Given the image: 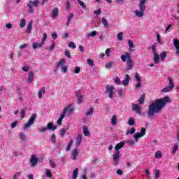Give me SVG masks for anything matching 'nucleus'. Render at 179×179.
I'll return each instance as SVG.
<instances>
[{"label": "nucleus", "instance_id": "obj_1", "mask_svg": "<svg viewBox=\"0 0 179 179\" xmlns=\"http://www.w3.org/2000/svg\"><path fill=\"white\" fill-rule=\"evenodd\" d=\"M167 103H170V97L169 96H164V98L157 99L151 103L148 106V110L147 112L148 117H149V118H153L156 113H160V111L163 110Z\"/></svg>", "mask_w": 179, "mask_h": 179}, {"label": "nucleus", "instance_id": "obj_2", "mask_svg": "<svg viewBox=\"0 0 179 179\" xmlns=\"http://www.w3.org/2000/svg\"><path fill=\"white\" fill-rule=\"evenodd\" d=\"M146 2L148 0H140L138 2L139 10H134V13L137 17H143L145 16V11L146 10Z\"/></svg>", "mask_w": 179, "mask_h": 179}, {"label": "nucleus", "instance_id": "obj_3", "mask_svg": "<svg viewBox=\"0 0 179 179\" xmlns=\"http://www.w3.org/2000/svg\"><path fill=\"white\" fill-rule=\"evenodd\" d=\"M124 145H125V143L120 142L115 146L116 152L113 155L114 166H117V164L120 163V159H121V156L120 155V149H122V148H124Z\"/></svg>", "mask_w": 179, "mask_h": 179}, {"label": "nucleus", "instance_id": "obj_4", "mask_svg": "<svg viewBox=\"0 0 179 179\" xmlns=\"http://www.w3.org/2000/svg\"><path fill=\"white\" fill-rule=\"evenodd\" d=\"M120 58L123 62H125V61H127V71H131V69H133L134 68V60L131 59V55H129V53L128 52H126L124 55H121Z\"/></svg>", "mask_w": 179, "mask_h": 179}, {"label": "nucleus", "instance_id": "obj_5", "mask_svg": "<svg viewBox=\"0 0 179 179\" xmlns=\"http://www.w3.org/2000/svg\"><path fill=\"white\" fill-rule=\"evenodd\" d=\"M168 80L169 81V86L162 89L161 90V93H169V92H171L173 89H174V82L173 81V79L168 77Z\"/></svg>", "mask_w": 179, "mask_h": 179}, {"label": "nucleus", "instance_id": "obj_6", "mask_svg": "<svg viewBox=\"0 0 179 179\" xmlns=\"http://www.w3.org/2000/svg\"><path fill=\"white\" fill-rule=\"evenodd\" d=\"M36 118H37V115L33 114L30 118L29 119L28 122L24 125L23 129L26 131L27 128H30L33 124H34V121H36Z\"/></svg>", "mask_w": 179, "mask_h": 179}, {"label": "nucleus", "instance_id": "obj_7", "mask_svg": "<svg viewBox=\"0 0 179 179\" xmlns=\"http://www.w3.org/2000/svg\"><path fill=\"white\" fill-rule=\"evenodd\" d=\"M114 90H115L114 86L110 85L106 86V93H108V97H109V99L114 97Z\"/></svg>", "mask_w": 179, "mask_h": 179}, {"label": "nucleus", "instance_id": "obj_8", "mask_svg": "<svg viewBox=\"0 0 179 179\" xmlns=\"http://www.w3.org/2000/svg\"><path fill=\"white\" fill-rule=\"evenodd\" d=\"M72 113H73V107H72V104H69L67 106V107L64 108L63 109V115H70L72 114Z\"/></svg>", "mask_w": 179, "mask_h": 179}, {"label": "nucleus", "instance_id": "obj_9", "mask_svg": "<svg viewBox=\"0 0 179 179\" xmlns=\"http://www.w3.org/2000/svg\"><path fill=\"white\" fill-rule=\"evenodd\" d=\"M131 110L132 111H135V113H136V114H138V115H141V114H142V109L138 104L133 103L131 106Z\"/></svg>", "mask_w": 179, "mask_h": 179}, {"label": "nucleus", "instance_id": "obj_10", "mask_svg": "<svg viewBox=\"0 0 179 179\" xmlns=\"http://www.w3.org/2000/svg\"><path fill=\"white\" fill-rule=\"evenodd\" d=\"M29 162L31 164V166L34 167L37 166V163H38V158H37L36 155H32L30 158Z\"/></svg>", "mask_w": 179, "mask_h": 179}, {"label": "nucleus", "instance_id": "obj_11", "mask_svg": "<svg viewBox=\"0 0 179 179\" xmlns=\"http://www.w3.org/2000/svg\"><path fill=\"white\" fill-rule=\"evenodd\" d=\"M78 156H79V150H78V149L76 148L73 149L71 152V155L70 157L71 160H76Z\"/></svg>", "mask_w": 179, "mask_h": 179}, {"label": "nucleus", "instance_id": "obj_12", "mask_svg": "<svg viewBox=\"0 0 179 179\" xmlns=\"http://www.w3.org/2000/svg\"><path fill=\"white\" fill-rule=\"evenodd\" d=\"M33 80H34V73L33 71H29L27 79V83H31Z\"/></svg>", "mask_w": 179, "mask_h": 179}, {"label": "nucleus", "instance_id": "obj_13", "mask_svg": "<svg viewBox=\"0 0 179 179\" xmlns=\"http://www.w3.org/2000/svg\"><path fill=\"white\" fill-rule=\"evenodd\" d=\"M131 78L129 77V75L126 74L125 75V79L122 81V83L124 86H128V84L129 83Z\"/></svg>", "mask_w": 179, "mask_h": 179}, {"label": "nucleus", "instance_id": "obj_14", "mask_svg": "<svg viewBox=\"0 0 179 179\" xmlns=\"http://www.w3.org/2000/svg\"><path fill=\"white\" fill-rule=\"evenodd\" d=\"M153 55L155 64H159L160 62V56L157 54V52H154Z\"/></svg>", "mask_w": 179, "mask_h": 179}, {"label": "nucleus", "instance_id": "obj_15", "mask_svg": "<svg viewBox=\"0 0 179 179\" xmlns=\"http://www.w3.org/2000/svg\"><path fill=\"white\" fill-rule=\"evenodd\" d=\"M173 45H175V48L176 50V54L179 55V41L178 39L173 40Z\"/></svg>", "mask_w": 179, "mask_h": 179}, {"label": "nucleus", "instance_id": "obj_16", "mask_svg": "<svg viewBox=\"0 0 179 179\" xmlns=\"http://www.w3.org/2000/svg\"><path fill=\"white\" fill-rule=\"evenodd\" d=\"M82 143V134H78L76 138V147L78 148Z\"/></svg>", "mask_w": 179, "mask_h": 179}, {"label": "nucleus", "instance_id": "obj_17", "mask_svg": "<svg viewBox=\"0 0 179 179\" xmlns=\"http://www.w3.org/2000/svg\"><path fill=\"white\" fill-rule=\"evenodd\" d=\"M83 132L85 136H90V132H89V128L87 127V126L83 127Z\"/></svg>", "mask_w": 179, "mask_h": 179}, {"label": "nucleus", "instance_id": "obj_18", "mask_svg": "<svg viewBox=\"0 0 179 179\" xmlns=\"http://www.w3.org/2000/svg\"><path fill=\"white\" fill-rule=\"evenodd\" d=\"M19 138L22 142H26L27 141V136L23 132L19 134Z\"/></svg>", "mask_w": 179, "mask_h": 179}, {"label": "nucleus", "instance_id": "obj_19", "mask_svg": "<svg viewBox=\"0 0 179 179\" xmlns=\"http://www.w3.org/2000/svg\"><path fill=\"white\" fill-rule=\"evenodd\" d=\"M31 29H33V21L29 22L28 25L27 26L26 31L28 34L31 33Z\"/></svg>", "mask_w": 179, "mask_h": 179}, {"label": "nucleus", "instance_id": "obj_20", "mask_svg": "<svg viewBox=\"0 0 179 179\" xmlns=\"http://www.w3.org/2000/svg\"><path fill=\"white\" fill-rule=\"evenodd\" d=\"M77 100H78V103L80 104L82 101H83V96H82V94H80V92H78L76 94Z\"/></svg>", "mask_w": 179, "mask_h": 179}, {"label": "nucleus", "instance_id": "obj_21", "mask_svg": "<svg viewBox=\"0 0 179 179\" xmlns=\"http://www.w3.org/2000/svg\"><path fill=\"white\" fill-rule=\"evenodd\" d=\"M47 129H49V131H55V129H57V127L55 126H54V124L51 122H49L47 124Z\"/></svg>", "mask_w": 179, "mask_h": 179}, {"label": "nucleus", "instance_id": "obj_22", "mask_svg": "<svg viewBox=\"0 0 179 179\" xmlns=\"http://www.w3.org/2000/svg\"><path fill=\"white\" fill-rule=\"evenodd\" d=\"M115 65V63H114L113 62H108L106 63L105 68H106V69H108L110 68H113V66H114Z\"/></svg>", "mask_w": 179, "mask_h": 179}, {"label": "nucleus", "instance_id": "obj_23", "mask_svg": "<svg viewBox=\"0 0 179 179\" xmlns=\"http://www.w3.org/2000/svg\"><path fill=\"white\" fill-rule=\"evenodd\" d=\"M41 47H43L42 43H38L36 42H34L32 45V48L34 50H37V48H41Z\"/></svg>", "mask_w": 179, "mask_h": 179}, {"label": "nucleus", "instance_id": "obj_24", "mask_svg": "<svg viewBox=\"0 0 179 179\" xmlns=\"http://www.w3.org/2000/svg\"><path fill=\"white\" fill-rule=\"evenodd\" d=\"M93 113H94V109L93 107L90 108V109L86 112V117H90V115H93Z\"/></svg>", "mask_w": 179, "mask_h": 179}, {"label": "nucleus", "instance_id": "obj_25", "mask_svg": "<svg viewBox=\"0 0 179 179\" xmlns=\"http://www.w3.org/2000/svg\"><path fill=\"white\" fill-rule=\"evenodd\" d=\"M27 7H28V13H29V15H31V13H33V5L31 3H30V1L27 4Z\"/></svg>", "mask_w": 179, "mask_h": 179}, {"label": "nucleus", "instance_id": "obj_26", "mask_svg": "<svg viewBox=\"0 0 179 179\" xmlns=\"http://www.w3.org/2000/svg\"><path fill=\"white\" fill-rule=\"evenodd\" d=\"M45 94V87H42L41 90L38 91V99H41V96H43V94Z\"/></svg>", "mask_w": 179, "mask_h": 179}, {"label": "nucleus", "instance_id": "obj_27", "mask_svg": "<svg viewBox=\"0 0 179 179\" xmlns=\"http://www.w3.org/2000/svg\"><path fill=\"white\" fill-rule=\"evenodd\" d=\"M78 174H79V169L76 168L73 171V179H77L78 178Z\"/></svg>", "mask_w": 179, "mask_h": 179}, {"label": "nucleus", "instance_id": "obj_28", "mask_svg": "<svg viewBox=\"0 0 179 179\" xmlns=\"http://www.w3.org/2000/svg\"><path fill=\"white\" fill-rule=\"evenodd\" d=\"M65 64V60L64 59H62L60 60L57 64V66L56 68H60L61 69H62V67H64V64Z\"/></svg>", "mask_w": 179, "mask_h": 179}, {"label": "nucleus", "instance_id": "obj_29", "mask_svg": "<svg viewBox=\"0 0 179 179\" xmlns=\"http://www.w3.org/2000/svg\"><path fill=\"white\" fill-rule=\"evenodd\" d=\"M64 118H65V115H63L62 113L59 117V119L57 120V125H62V120H64Z\"/></svg>", "mask_w": 179, "mask_h": 179}, {"label": "nucleus", "instance_id": "obj_30", "mask_svg": "<svg viewBox=\"0 0 179 179\" xmlns=\"http://www.w3.org/2000/svg\"><path fill=\"white\" fill-rule=\"evenodd\" d=\"M101 22H102V24H103L104 27H106V29H108V27H109L108 21H107L106 18L102 17Z\"/></svg>", "mask_w": 179, "mask_h": 179}, {"label": "nucleus", "instance_id": "obj_31", "mask_svg": "<svg viewBox=\"0 0 179 179\" xmlns=\"http://www.w3.org/2000/svg\"><path fill=\"white\" fill-rule=\"evenodd\" d=\"M111 124L112 125H117V115H113L111 119Z\"/></svg>", "mask_w": 179, "mask_h": 179}, {"label": "nucleus", "instance_id": "obj_32", "mask_svg": "<svg viewBox=\"0 0 179 179\" xmlns=\"http://www.w3.org/2000/svg\"><path fill=\"white\" fill-rule=\"evenodd\" d=\"M58 16V8H55L52 13V17H57Z\"/></svg>", "mask_w": 179, "mask_h": 179}, {"label": "nucleus", "instance_id": "obj_33", "mask_svg": "<svg viewBox=\"0 0 179 179\" xmlns=\"http://www.w3.org/2000/svg\"><path fill=\"white\" fill-rule=\"evenodd\" d=\"M26 26V19H21L20 23V27L23 29Z\"/></svg>", "mask_w": 179, "mask_h": 179}, {"label": "nucleus", "instance_id": "obj_34", "mask_svg": "<svg viewBox=\"0 0 179 179\" xmlns=\"http://www.w3.org/2000/svg\"><path fill=\"white\" fill-rule=\"evenodd\" d=\"M45 40H47V34L44 33L43 34V38L41 41V43L42 45H44V43H45Z\"/></svg>", "mask_w": 179, "mask_h": 179}, {"label": "nucleus", "instance_id": "obj_35", "mask_svg": "<svg viewBox=\"0 0 179 179\" xmlns=\"http://www.w3.org/2000/svg\"><path fill=\"white\" fill-rule=\"evenodd\" d=\"M142 136H142V134H140V133H137V134L134 135V139H135L136 142H138L139 138H142Z\"/></svg>", "mask_w": 179, "mask_h": 179}, {"label": "nucleus", "instance_id": "obj_36", "mask_svg": "<svg viewBox=\"0 0 179 179\" xmlns=\"http://www.w3.org/2000/svg\"><path fill=\"white\" fill-rule=\"evenodd\" d=\"M178 150V143H175L173 145V149L172 150V153L174 155L176 152Z\"/></svg>", "mask_w": 179, "mask_h": 179}, {"label": "nucleus", "instance_id": "obj_37", "mask_svg": "<svg viewBox=\"0 0 179 179\" xmlns=\"http://www.w3.org/2000/svg\"><path fill=\"white\" fill-rule=\"evenodd\" d=\"M29 2H30L31 4H32L33 6H35V7L38 6V4L40 3L38 0H34V1H30Z\"/></svg>", "mask_w": 179, "mask_h": 179}, {"label": "nucleus", "instance_id": "obj_38", "mask_svg": "<svg viewBox=\"0 0 179 179\" xmlns=\"http://www.w3.org/2000/svg\"><path fill=\"white\" fill-rule=\"evenodd\" d=\"M129 125L131 127L132 125H135V120L134 117H130L128 121Z\"/></svg>", "mask_w": 179, "mask_h": 179}, {"label": "nucleus", "instance_id": "obj_39", "mask_svg": "<svg viewBox=\"0 0 179 179\" xmlns=\"http://www.w3.org/2000/svg\"><path fill=\"white\" fill-rule=\"evenodd\" d=\"M45 175L48 178H51L52 177V173H51V171H50V169H46Z\"/></svg>", "mask_w": 179, "mask_h": 179}, {"label": "nucleus", "instance_id": "obj_40", "mask_svg": "<svg viewBox=\"0 0 179 179\" xmlns=\"http://www.w3.org/2000/svg\"><path fill=\"white\" fill-rule=\"evenodd\" d=\"M162 152L160 151H157L155 152V159H161L162 157Z\"/></svg>", "mask_w": 179, "mask_h": 179}, {"label": "nucleus", "instance_id": "obj_41", "mask_svg": "<svg viewBox=\"0 0 179 179\" xmlns=\"http://www.w3.org/2000/svg\"><path fill=\"white\" fill-rule=\"evenodd\" d=\"M166 57H167V53L166 52H162L160 54V59L161 61H164V58H166Z\"/></svg>", "mask_w": 179, "mask_h": 179}, {"label": "nucleus", "instance_id": "obj_42", "mask_svg": "<svg viewBox=\"0 0 179 179\" xmlns=\"http://www.w3.org/2000/svg\"><path fill=\"white\" fill-rule=\"evenodd\" d=\"M38 132H40V134H44V132H45V131H47V127H39V128L38 129Z\"/></svg>", "mask_w": 179, "mask_h": 179}, {"label": "nucleus", "instance_id": "obj_43", "mask_svg": "<svg viewBox=\"0 0 179 179\" xmlns=\"http://www.w3.org/2000/svg\"><path fill=\"white\" fill-rule=\"evenodd\" d=\"M122 36H124V33L122 32H119L117 34V37L119 41H122Z\"/></svg>", "mask_w": 179, "mask_h": 179}, {"label": "nucleus", "instance_id": "obj_44", "mask_svg": "<svg viewBox=\"0 0 179 179\" xmlns=\"http://www.w3.org/2000/svg\"><path fill=\"white\" fill-rule=\"evenodd\" d=\"M97 36V31H94L90 32V33L87 36V37H94V36Z\"/></svg>", "mask_w": 179, "mask_h": 179}, {"label": "nucleus", "instance_id": "obj_45", "mask_svg": "<svg viewBox=\"0 0 179 179\" xmlns=\"http://www.w3.org/2000/svg\"><path fill=\"white\" fill-rule=\"evenodd\" d=\"M127 143L128 146H132L133 145H135V141L130 139L127 141Z\"/></svg>", "mask_w": 179, "mask_h": 179}, {"label": "nucleus", "instance_id": "obj_46", "mask_svg": "<svg viewBox=\"0 0 179 179\" xmlns=\"http://www.w3.org/2000/svg\"><path fill=\"white\" fill-rule=\"evenodd\" d=\"M49 164H50V167H52V169H55V167H57V165L55 164V162H54L52 160H50Z\"/></svg>", "mask_w": 179, "mask_h": 179}, {"label": "nucleus", "instance_id": "obj_47", "mask_svg": "<svg viewBox=\"0 0 179 179\" xmlns=\"http://www.w3.org/2000/svg\"><path fill=\"white\" fill-rule=\"evenodd\" d=\"M87 62L90 66H93L94 65V62L92 59H87Z\"/></svg>", "mask_w": 179, "mask_h": 179}, {"label": "nucleus", "instance_id": "obj_48", "mask_svg": "<svg viewBox=\"0 0 179 179\" xmlns=\"http://www.w3.org/2000/svg\"><path fill=\"white\" fill-rule=\"evenodd\" d=\"M79 5L82 6L83 9H86V6L85 5V3L82 1V0H77Z\"/></svg>", "mask_w": 179, "mask_h": 179}, {"label": "nucleus", "instance_id": "obj_49", "mask_svg": "<svg viewBox=\"0 0 179 179\" xmlns=\"http://www.w3.org/2000/svg\"><path fill=\"white\" fill-rule=\"evenodd\" d=\"M129 134L131 135L135 134V128H132L131 130H128L126 133V135H129Z\"/></svg>", "mask_w": 179, "mask_h": 179}, {"label": "nucleus", "instance_id": "obj_50", "mask_svg": "<svg viewBox=\"0 0 179 179\" xmlns=\"http://www.w3.org/2000/svg\"><path fill=\"white\" fill-rule=\"evenodd\" d=\"M114 82H115V83H116V85L121 84V80L118 77H116L115 78H114Z\"/></svg>", "mask_w": 179, "mask_h": 179}, {"label": "nucleus", "instance_id": "obj_51", "mask_svg": "<svg viewBox=\"0 0 179 179\" xmlns=\"http://www.w3.org/2000/svg\"><path fill=\"white\" fill-rule=\"evenodd\" d=\"M140 134H141V136H145V135L146 134V128L145 127L141 128V131Z\"/></svg>", "mask_w": 179, "mask_h": 179}, {"label": "nucleus", "instance_id": "obj_52", "mask_svg": "<svg viewBox=\"0 0 179 179\" xmlns=\"http://www.w3.org/2000/svg\"><path fill=\"white\" fill-rule=\"evenodd\" d=\"M24 115H26V111L24 110V109H22L21 113H20V117H21L22 120H23V118H24Z\"/></svg>", "mask_w": 179, "mask_h": 179}, {"label": "nucleus", "instance_id": "obj_53", "mask_svg": "<svg viewBox=\"0 0 179 179\" xmlns=\"http://www.w3.org/2000/svg\"><path fill=\"white\" fill-rule=\"evenodd\" d=\"M157 42L159 43V44H162L160 34H159V33H157Z\"/></svg>", "mask_w": 179, "mask_h": 179}, {"label": "nucleus", "instance_id": "obj_54", "mask_svg": "<svg viewBox=\"0 0 179 179\" xmlns=\"http://www.w3.org/2000/svg\"><path fill=\"white\" fill-rule=\"evenodd\" d=\"M145 101V96H142L141 98L138 99L139 104H143Z\"/></svg>", "mask_w": 179, "mask_h": 179}, {"label": "nucleus", "instance_id": "obj_55", "mask_svg": "<svg viewBox=\"0 0 179 179\" xmlns=\"http://www.w3.org/2000/svg\"><path fill=\"white\" fill-rule=\"evenodd\" d=\"M74 73H80V68H79V66H75L74 67Z\"/></svg>", "mask_w": 179, "mask_h": 179}, {"label": "nucleus", "instance_id": "obj_56", "mask_svg": "<svg viewBox=\"0 0 179 179\" xmlns=\"http://www.w3.org/2000/svg\"><path fill=\"white\" fill-rule=\"evenodd\" d=\"M69 47H70L71 48L75 49L76 48V45H75V43L73 42H70L69 44Z\"/></svg>", "mask_w": 179, "mask_h": 179}, {"label": "nucleus", "instance_id": "obj_57", "mask_svg": "<svg viewBox=\"0 0 179 179\" xmlns=\"http://www.w3.org/2000/svg\"><path fill=\"white\" fill-rule=\"evenodd\" d=\"M20 177V172H17L13 176V179H18Z\"/></svg>", "mask_w": 179, "mask_h": 179}, {"label": "nucleus", "instance_id": "obj_58", "mask_svg": "<svg viewBox=\"0 0 179 179\" xmlns=\"http://www.w3.org/2000/svg\"><path fill=\"white\" fill-rule=\"evenodd\" d=\"M51 141H52V143H55L56 138H55V134H52V135H51Z\"/></svg>", "mask_w": 179, "mask_h": 179}, {"label": "nucleus", "instance_id": "obj_59", "mask_svg": "<svg viewBox=\"0 0 179 179\" xmlns=\"http://www.w3.org/2000/svg\"><path fill=\"white\" fill-rule=\"evenodd\" d=\"M66 133V129H62L60 130V135L64 137V136L65 135V134Z\"/></svg>", "mask_w": 179, "mask_h": 179}, {"label": "nucleus", "instance_id": "obj_60", "mask_svg": "<svg viewBox=\"0 0 179 179\" xmlns=\"http://www.w3.org/2000/svg\"><path fill=\"white\" fill-rule=\"evenodd\" d=\"M135 79L137 83L141 82V77H139V74L138 73H136Z\"/></svg>", "mask_w": 179, "mask_h": 179}, {"label": "nucleus", "instance_id": "obj_61", "mask_svg": "<svg viewBox=\"0 0 179 179\" xmlns=\"http://www.w3.org/2000/svg\"><path fill=\"white\" fill-rule=\"evenodd\" d=\"M129 48H134V42L131 40L128 41Z\"/></svg>", "mask_w": 179, "mask_h": 179}, {"label": "nucleus", "instance_id": "obj_62", "mask_svg": "<svg viewBox=\"0 0 179 179\" xmlns=\"http://www.w3.org/2000/svg\"><path fill=\"white\" fill-rule=\"evenodd\" d=\"M62 72H64L66 73V72H68V66H64V67H62Z\"/></svg>", "mask_w": 179, "mask_h": 179}, {"label": "nucleus", "instance_id": "obj_63", "mask_svg": "<svg viewBox=\"0 0 179 179\" xmlns=\"http://www.w3.org/2000/svg\"><path fill=\"white\" fill-rule=\"evenodd\" d=\"M64 54L66 57H67L68 58H71V53L69 52V50H65Z\"/></svg>", "mask_w": 179, "mask_h": 179}, {"label": "nucleus", "instance_id": "obj_64", "mask_svg": "<svg viewBox=\"0 0 179 179\" xmlns=\"http://www.w3.org/2000/svg\"><path fill=\"white\" fill-rule=\"evenodd\" d=\"M16 125H17V122H13L11 123L10 127L11 128H16Z\"/></svg>", "mask_w": 179, "mask_h": 179}]
</instances>
